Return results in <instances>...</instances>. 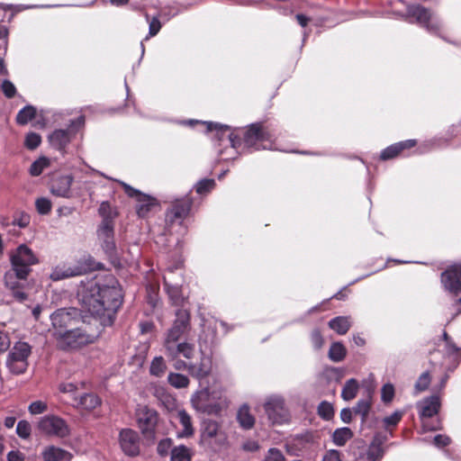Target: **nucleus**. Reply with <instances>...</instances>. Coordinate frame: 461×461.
Here are the masks:
<instances>
[{
  "label": "nucleus",
  "instance_id": "f257e3e1",
  "mask_svg": "<svg viewBox=\"0 0 461 461\" xmlns=\"http://www.w3.org/2000/svg\"><path fill=\"white\" fill-rule=\"evenodd\" d=\"M183 124L194 127L199 124L203 127V131H215L214 139L221 145H228L225 150L218 149L220 155H223L227 151L230 156L233 153L243 154L250 150L272 149L273 135L267 131L260 123H252L246 129H238L237 132L230 131V126L210 122L187 120L182 122Z\"/></svg>",
  "mask_w": 461,
  "mask_h": 461
},
{
  "label": "nucleus",
  "instance_id": "f03ea898",
  "mask_svg": "<svg viewBox=\"0 0 461 461\" xmlns=\"http://www.w3.org/2000/svg\"><path fill=\"white\" fill-rule=\"evenodd\" d=\"M78 295L83 310L101 327L113 324L123 297L122 288L113 276H106L103 281L87 282Z\"/></svg>",
  "mask_w": 461,
  "mask_h": 461
},
{
  "label": "nucleus",
  "instance_id": "7ed1b4c3",
  "mask_svg": "<svg viewBox=\"0 0 461 461\" xmlns=\"http://www.w3.org/2000/svg\"><path fill=\"white\" fill-rule=\"evenodd\" d=\"M100 332L101 330L98 328L96 331L90 332L86 328L78 327L61 332H53V337L59 348L63 350H72L93 343Z\"/></svg>",
  "mask_w": 461,
  "mask_h": 461
},
{
  "label": "nucleus",
  "instance_id": "20e7f679",
  "mask_svg": "<svg viewBox=\"0 0 461 461\" xmlns=\"http://www.w3.org/2000/svg\"><path fill=\"white\" fill-rule=\"evenodd\" d=\"M10 262L13 276L19 280H26L32 272V267L38 265L40 259L29 246L21 244L10 253Z\"/></svg>",
  "mask_w": 461,
  "mask_h": 461
},
{
  "label": "nucleus",
  "instance_id": "39448f33",
  "mask_svg": "<svg viewBox=\"0 0 461 461\" xmlns=\"http://www.w3.org/2000/svg\"><path fill=\"white\" fill-rule=\"evenodd\" d=\"M407 14L414 18L416 23L429 33L447 41L443 36L445 23L433 11L420 5H413L407 7Z\"/></svg>",
  "mask_w": 461,
  "mask_h": 461
},
{
  "label": "nucleus",
  "instance_id": "423d86ee",
  "mask_svg": "<svg viewBox=\"0 0 461 461\" xmlns=\"http://www.w3.org/2000/svg\"><path fill=\"white\" fill-rule=\"evenodd\" d=\"M268 421L274 426H282L291 421V412L285 399L281 394L267 395L263 403Z\"/></svg>",
  "mask_w": 461,
  "mask_h": 461
},
{
  "label": "nucleus",
  "instance_id": "0eeeda50",
  "mask_svg": "<svg viewBox=\"0 0 461 461\" xmlns=\"http://www.w3.org/2000/svg\"><path fill=\"white\" fill-rule=\"evenodd\" d=\"M32 346L25 341H16L10 348L5 366L13 375L24 374L29 366V357L32 355Z\"/></svg>",
  "mask_w": 461,
  "mask_h": 461
},
{
  "label": "nucleus",
  "instance_id": "6e6552de",
  "mask_svg": "<svg viewBox=\"0 0 461 461\" xmlns=\"http://www.w3.org/2000/svg\"><path fill=\"white\" fill-rule=\"evenodd\" d=\"M200 444L211 451L218 452L227 446L228 437L217 421L206 420L202 425Z\"/></svg>",
  "mask_w": 461,
  "mask_h": 461
},
{
  "label": "nucleus",
  "instance_id": "1a4fd4ad",
  "mask_svg": "<svg viewBox=\"0 0 461 461\" xmlns=\"http://www.w3.org/2000/svg\"><path fill=\"white\" fill-rule=\"evenodd\" d=\"M96 234L98 242L110 262L114 266L120 265V257L114 241L113 221L104 217L98 226Z\"/></svg>",
  "mask_w": 461,
  "mask_h": 461
},
{
  "label": "nucleus",
  "instance_id": "9d476101",
  "mask_svg": "<svg viewBox=\"0 0 461 461\" xmlns=\"http://www.w3.org/2000/svg\"><path fill=\"white\" fill-rule=\"evenodd\" d=\"M36 428L42 436L52 438L62 439L71 434L67 420L55 414H47L40 418Z\"/></svg>",
  "mask_w": 461,
  "mask_h": 461
},
{
  "label": "nucleus",
  "instance_id": "9b49d317",
  "mask_svg": "<svg viewBox=\"0 0 461 461\" xmlns=\"http://www.w3.org/2000/svg\"><path fill=\"white\" fill-rule=\"evenodd\" d=\"M192 206V199L189 196L176 199L171 207L166 212V230L172 232V228L175 224L182 225L185 219L187 217Z\"/></svg>",
  "mask_w": 461,
  "mask_h": 461
},
{
  "label": "nucleus",
  "instance_id": "f8f14e48",
  "mask_svg": "<svg viewBox=\"0 0 461 461\" xmlns=\"http://www.w3.org/2000/svg\"><path fill=\"white\" fill-rule=\"evenodd\" d=\"M85 123V117L79 116L76 120L70 122L68 129H58L51 132L49 136V141L52 148L64 153L67 146L70 143L72 138L77 132V129Z\"/></svg>",
  "mask_w": 461,
  "mask_h": 461
},
{
  "label": "nucleus",
  "instance_id": "ddd939ff",
  "mask_svg": "<svg viewBox=\"0 0 461 461\" xmlns=\"http://www.w3.org/2000/svg\"><path fill=\"white\" fill-rule=\"evenodd\" d=\"M172 327L166 333L163 348L164 351L179 343L180 338L186 331L189 325V314L185 310H178Z\"/></svg>",
  "mask_w": 461,
  "mask_h": 461
},
{
  "label": "nucleus",
  "instance_id": "4468645a",
  "mask_svg": "<svg viewBox=\"0 0 461 461\" xmlns=\"http://www.w3.org/2000/svg\"><path fill=\"white\" fill-rule=\"evenodd\" d=\"M80 316V311L74 307L58 309L50 315L53 332L71 329L79 321Z\"/></svg>",
  "mask_w": 461,
  "mask_h": 461
},
{
  "label": "nucleus",
  "instance_id": "2eb2a0df",
  "mask_svg": "<svg viewBox=\"0 0 461 461\" xmlns=\"http://www.w3.org/2000/svg\"><path fill=\"white\" fill-rule=\"evenodd\" d=\"M118 183L122 186L125 194L129 197L135 198L137 202L136 212L139 217H147L149 212L152 210V208L158 204L156 198L141 193L140 190L131 186L130 185L122 181H118Z\"/></svg>",
  "mask_w": 461,
  "mask_h": 461
},
{
  "label": "nucleus",
  "instance_id": "dca6fc26",
  "mask_svg": "<svg viewBox=\"0 0 461 461\" xmlns=\"http://www.w3.org/2000/svg\"><path fill=\"white\" fill-rule=\"evenodd\" d=\"M441 283L449 293L461 294V264L453 265L442 272Z\"/></svg>",
  "mask_w": 461,
  "mask_h": 461
},
{
  "label": "nucleus",
  "instance_id": "f3484780",
  "mask_svg": "<svg viewBox=\"0 0 461 461\" xmlns=\"http://www.w3.org/2000/svg\"><path fill=\"white\" fill-rule=\"evenodd\" d=\"M119 443L122 452L129 456L140 454V438L136 431L123 429L119 434Z\"/></svg>",
  "mask_w": 461,
  "mask_h": 461
},
{
  "label": "nucleus",
  "instance_id": "a211bd4d",
  "mask_svg": "<svg viewBox=\"0 0 461 461\" xmlns=\"http://www.w3.org/2000/svg\"><path fill=\"white\" fill-rule=\"evenodd\" d=\"M137 422L143 434H153L158 423V413L147 406H140L137 410Z\"/></svg>",
  "mask_w": 461,
  "mask_h": 461
},
{
  "label": "nucleus",
  "instance_id": "6ab92c4d",
  "mask_svg": "<svg viewBox=\"0 0 461 461\" xmlns=\"http://www.w3.org/2000/svg\"><path fill=\"white\" fill-rule=\"evenodd\" d=\"M86 269L81 265H58L52 268L50 278L54 281H60L63 279L77 276L83 275Z\"/></svg>",
  "mask_w": 461,
  "mask_h": 461
},
{
  "label": "nucleus",
  "instance_id": "aec40b11",
  "mask_svg": "<svg viewBox=\"0 0 461 461\" xmlns=\"http://www.w3.org/2000/svg\"><path fill=\"white\" fill-rule=\"evenodd\" d=\"M212 367V358L201 352L198 362L190 361L189 375L197 380H202L211 374Z\"/></svg>",
  "mask_w": 461,
  "mask_h": 461
},
{
  "label": "nucleus",
  "instance_id": "412c9836",
  "mask_svg": "<svg viewBox=\"0 0 461 461\" xmlns=\"http://www.w3.org/2000/svg\"><path fill=\"white\" fill-rule=\"evenodd\" d=\"M71 175L60 176L52 181L50 192L59 197L68 198L71 194V185L73 183Z\"/></svg>",
  "mask_w": 461,
  "mask_h": 461
},
{
  "label": "nucleus",
  "instance_id": "4be33fe9",
  "mask_svg": "<svg viewBox=\"0 0 461 461\" xmlns=\"http://www.w3.org/2000/svg\"><path fill=\"white\" fill-rule=\"evenodd\" d=\"M195 348L194 344L188 342H179L173 347H169L165 351L166 356L169 359H176L180 356L191 360L194 357Z\"/></svg>",
  "mask_w": 461,
  "mask_h": 461
},
{
  "label": "nucleus",
  "instance_id": "5701e85b",
  "mask_svg": "<svg viewBox=\"0 0 461 461\" xmlns=\"http://www.w3.org/2000/svg\"><path fill=\"white\" fill-rule=\"evenodd\" d=\"M420 418H431L438 414L440 408L439 398L436 395L427 397L417 403Z\"/></svg>",
  "mask_w": 461,
  "mask_h": 461
},
{
  "label": "nucleus",
  "instance_id": "b1692460",
  "mask_svg": "<svg viewBox=\"0 0 461 461\" xmlns=\"http://www.w3.org/2000/svg\"><path fill=\"white\" fill-rule=\"evenodd\" d=\"M43 461H71L73 455L66 449L50 445L41 452Z\"/></svg>",
  "mask_w": 461,
  "mask_h": 461
},
{
  "label": "nucleus",
  "instance_id": "393cba45",
  "mask_svg": "<svg viewBox=\"0 0 461 461\" xmlns=\"http://www.w3.org/2000/svg\"><path fill=\"white\" fill-rule=\"evenodd\" d=\"M173 271L170 270L168 273L165 274L163 276L164 279V286L168 297L172 301V303L176 305L179 304L183 301V295L181 291V285L177 282H172L171 275Z\"/></svg>",
  "mask_w": 461,
  "mask_h": 461
},
{
  "label": "nucleus",
  "instance_id": "a878e982",
  "mask_svg": "<svg viewBox=\"0 0 461 461\" xmlns=\"http://www.w3.org/2000/svg\"><path fill=\"white\" fill-rule=\"evenodd\" d=\"M416 145L415 140H407L400 141L385 148L382 150L380 158L382 160H389L396 158L402 150L411 149Z\"/></svg>",
  "mask_w": 461,
  "mask_h": 461
},
{
  "label": "nucleus",
  "instance_id": "bb28decb",
  "mask_svg": "<svg viewBox=\"0 0 461 461\" xmlns=\"http://www.w3.org/2000/svg\"><path fill=\"white\" fill-rule=\"evenodd\" d=\"M237 420L244 429H250L254 427L256 419L251 413L249 405H242L237 412Z\"/></svg>",
  "mask_w": 461,
  "mask_h": 461
},
{
  "label": "nucleus",
  "instance_id": "cd10ccee",
  "mask_svg": "<svg viewBox=\"0 0 461 461\" xmlns=\"http://www.w3.org/2000/svg\"><path fill=\"white\" fill-rule=\"evenodd\" d=\"M210 391L208 388H203L196 392L191 398L193 406L200 411H207L210 407L209 402Z\"/></svg>",
  "mask_w": 461,
  "mask_h": 461
},
{
  "label": "nucleus",
  "instance_id": "c85d7f7f",
  "mask_svg": "<svg viewBox=\"0 0 461 461\" xmlns=\"http://www.w3.org/2000/svg\"><path fill=\"white\" fill-rule=\"evenodd\" d=\"M328 325L339 335H344L348 331L352 325L351 318L349 316H338L331 319Z\"/></svg>",
  "mask_w": 461,
  "mask_h": 461
},
{
  "label": "nucleus",
  "instance_id": "c756f323",
  "mask_svg": "<svg viewBox=\"0 0 461 461\" xmlns=\"http://www.w3.org/2000/svg\"><path fill=\"white\" fill-rule=\"evenodd\" d=\"M177 419L183 427V429L177 432V437L188 438L193 436L194 429L190 415L185 410H180L177 411Z\"/></svg>",
  "mask_w": 461,
  "mask_h": 461
},
{
  "label": "nucleus",
  "instance_id": "7c9ffc66",
  "mask_svg": "<svg viewBox=\"0 0 461 461\" xmlns=\"http://www.w3.org/2000/svg\"><path fill=\"white\" fill-rule=\"evenodd\" d=\"M384 454V451L382 447V442L375 438L368 446V448L363 457L366 461H381Z\"/></svg>",
  "mask_w": 461,
  "mask_h": 461
},
{
  "label": "nucleus",
  "instance_id": "2f4dec72",
  "mask_svg": "<svg viewBox=\"0 0 461 461\" xmlns=\"http://www.w3.org/2000/svg\"><path fill=\"white\" fill-rule=\"evenodd\" d=\"M5 282L6 286L12 290V294L16 301L23 303L27 299L28 295L23 291L18 289V283L13 280L12 273L5 274Z\"/></svg>",
  "mask_w": 461,
  "mask_h": 461
},
{
  "label": "nucleus",
  "instance_id": "473e14b6",
  "mask_svg": "<svg viewBox=\"0 0 461 461\" xmlns=\"http://www.w3.org/2000/svg\"><path fill=\"white\" fill-rule=\"evenodd\" d=\"M192 451L185 445H179L171 449L170 461H191Z\"/></svg>",
  "mask_w": 461,
  "mask_h": 461
},
{
  "label": "nucleus",
  "instance_id": "72a5a7b5",
  "mask_svg": "<svg viewBox=\"0 0 461 461\" xmlns=\"http://www.w3.org/2000/svg\"><path fill=\"white\" fill-rule=\"evenodd\" d=\"M352 437V430L348 427H343L333 432L332 440L336 446L343 447Z\"/></svg>",
  "mask_w": 461,
  "mask_h": 461
},
{
  "label": "nucleus",
  "instance_id": "f704fd0d",
  "mask_svg": "<svg viewBox=\"0 0 461 461\" xmlns=\"http://www.w3.org/2000/svg\"><path fill=\"white\" fill-rule=\"evenodd\" d=\"M167 382L176 389H183L189 385L190 379L183 374L170 372L167 375Z\"/></svg>",
  "mask_w": 461,
  "mask_h": 461
},
{
  "label": "nucleus",
  "instance_id": "c9c22d12",
  "mask_svg": "<svg viewBox=\"0 0 461 461\" xmlns=\"http://www.w3.org/2000/svg\"><path fill=\"white\" fill-rule=\"evenodd\" d=\"M359 388L358 382L355 378L348 380L341 391V397L345 401H350L354 399L357 393Z\"/></svg>",
  "mask_w": 461,
  "mask_h": 461
},
{
  "label": "nucleus",
  "instance_id": "e433bc0d",
  "mask_svg": "<svg viewBox=\"0 0 461 461\" xmlns=\"http://www.w3.org/2000/svg\"><path fill=\"white\" fill-rule=\"evenodd\" d=\"M346 353H347L346 348L344 347V345L342 343L334 342L330 347L328 356L331 361L338 363V362L342 361L345 358Z\"/></svg>",
  "mask_w": 461,
  "mask_h": 461
},
{
  "label": "nucleus",
  "instance_id": "4c0bfd02",
  "mask_svg": "<svg viewBox=\"0 0 461 461\" xmlns=\"http://www.w3.org/2000/svg\"><path fill=\"white\" fill-rule=\"evenodd\" d=\"M36 115V108L32 105H26L21 109L16 115V122L20 125H25Z\"/></svg>",
  "mask_w": 461,
  "mask_h": 461
},
{
  "label": "nucleus",
  "instance_id": "58836bf2",
  "mask_svg": "<svg viewBox=\"0 0 461 461\" xmlns=\"http://www.w3.org/2000/svg\"><path fill=\"white\" fill-rule=\"evenodd\" d=\"M79 404L86 410H93L101 404V400L95 393H84L80 396Z\"/></svg>",
  "mask_w": 461,
  "mask_h": 461
},
{
  "label": "nucleus",
  "instance_id": "ea45409f",
  "mask_svg": "<svg viewBox=\"0 0 461 461\" xmlns=\"http://www.w3.org/2000/svg\"><path fill=\"white\" fill-rule=\"evenodd\" d=\"M371 408V402L369 397L366 399H360L356 406L353 408V411L355 414H358L361 416V421L364 423L366 420V417L369 413Z\"/></svg>",
  "mask_w": 461,
  "mask_h": 461
},
{
  "label": "nucleus",
  "instance_id": "a19ab883",
  "mask_svg": "<svg viewBox=\"0 0 461 461\" xmlns=\"http://www.w3.org/2000/svg\"><path fill=\"white\" fill-rule=\"evenodd\" d=\"M50 165V160L46 157H41L35 160L30 167V174L33 176H40L42 171Z\"/></svg>",
  "mask_w": 461,
  "mask_h": 461
},
{
  "label": "nucleus",
  "instance_id": "79ce46f5",
  "mask_svg": "<svg viewBox=\"0 0 461 461\" xmlns=\"http://www.w3.org/2000/svg\"><path fill=\"white\" fill-rule=\"evenodd\" d=\"M167 369V366L165 360L162 357H156L153 358L150 364V374L157 377H160L164 375Z\"/></svg>",
  "mask_w": 461,
  "mask_h": 461
},
{
  "label": "nucleus",
  "instance_id": "37998d69",
  "mask_svg": "<svg viewBox=\"0 0 461 461\" xmlns=\"http://www.w3.org/2000/svg\"><path fill=\"white\" fill-rule=\"evenodd\" d=\"M215 186L214 179L204 178L197 182L194 188L197 194H204L211 192Z\"/></svg>",
  "mask_w": 461,
  "mask_h": 461
},
{
  "label": "nucleus",
  "instance_id": "c03bdc74",
  "mask_svg": "<svg viewBox=\"0 0 461 461\" xmlns=\"http://www.w3.org/2000/svg\"><path fill=\"white\" fill-rule=\"evenodd\" d=\"M37 212L41 215L49 214L52 209V203L49 198L40 197L35 201Z\"/></svg>",
  "mask_w": 461,
  "mask_h": 461
},
{
  "label": "nucleus",
  "instance_id": "a18cd8bd",
  "mask_svg": "<svg viewBox=\"0 0 461 461\" xmlns=\"http://www.w3.org/2000/svg\"><path fill=\"white\" fill-rule=\"evenodd\" d=\"M318 414L326 420H330L334 415L332 404L326 401H322L318 406Z\"/></svg>",
  "mask_w": 461,
  "mask_h": 461
},
{
  "label": "nucleus",
  "instance_id": "49530a36",
  "mask_svg": "<svg viewBox=\"0 0 461 461\" xmlns=\"http://www.w3.org/2000/svg\"><path fill=\"white\" fill-rule=\"evenodd\" d=\"M16 433L21 438H29L32 433V426L30 422L25 420L18 421L16 426Z\"/></svg>",
  "mask_w": 461,
  "mask_h": 461
},
{
  "label": "nucleus",
  "instance_id": "de8ad7c7",
  "mask_svg": "<svg viewBox=\"0 0 461 461\" xmlns=\"http://www.w3.org/2000/svg\"><path fill=\"white\" fill-rule=\"evenodd\" d=\"M41 143V137L40 134H38L36 132H29L25 136L24 146L28 149H31V150L35 149L36 148H38L40 146Z\"/></svg>",
  "mask_w": 461,
  "mask_h": 461
},
{
  "label": "nucleus",
  "instance_id": "09e8293b",
  "mask_svg": "<svg viewBox=\"0 0 461 461\" xmlns=\"http://www.w3.org/2000/svg\"><path fill=\"white\" fill-rule=\"evenodd\" d=\"M48 410V405L46 402L42 401H35L32 402L29 407L28 411L32 415L42 414Z\"/></svg>",
  "mask_w": 461,
  "mask_h": 461
},
{
  "label": "nucleus",
  "instance_id": "8fccbe9b",
  "mask_svg": "<svg viewBox=\"0 0 461 461\" xmlns=\"http://www.w3.org/2000/svg\"><path fill=\"white\" fill-rule=\"evenodd\" d=\"M430 384V375L429 372L422 373L420 377L418 378L416 384H415V389L418 392H422L428 389L429 385Z\"/></svg>",
  "mask_w": 461,
  "mask_h": 461
},
{
  "label": "nucleus",
  "instance_id": "3c124183",
  "mask_svg": "<svg viewBox=\"0 0 461 461\" xmlns=\"http://www.w3.org/2000/svg\"><path fill=\"white\" fill-rule=\"evenodd\" d=\"M173 441L171 438L161 439L158 444V453L161 456H167L169 451L171 452Z\"/></svg>",
  "mask_w": 461,
  "mask_h": 461
},
{
  "label": "nucleus",
  "instance_id": "603ef678",
  "mask_svg": "<svg viewBox=\"0 0 461 461\" xmlns=\"http://www.w3.org/2000/svg\"><path fill=\"white\" fill-rule=\"evenodd\" d=\"M311 342L314 349L319 350L323 347L324 339L320 331V330L315 329L311 333Z\"/></svg>",
  "mask_w": 461,
  "mask_h": 461
},
{
  "label": "nucleus",
  "instance_id": "864d4df0",
  "mask_svg": "<svg viewBox=\"0 0 461 461\" xmlns=\"http://www.w3.org/2000/svg\"><path fill=\"white\" fill-rule=\"evenodd\" d=\"M403 415V411H395L391 415L384 418L383 421L385 427L396 426L398 422L402 420Z\"/></svg>",
  "mask_w": 461,
  "mask_h": 461
},
{
  "label": "nucleus",
  "instance_id": "5fc2aeb1",
  "mask_svg": "<svg viewBox=\"0 0 461 461\" xmlns=\"http://www.w3.org/2000/svg\"><path fill=\"white\" fill-rule=\"evenodd\" d=\"M394 396V387L392 384H385L381 390V397L384 402H390Z\"/></svg>",
  "mask_w": 461,
  "mask_h": 461
},
{
  "label": "nucleus",
  "instance_id": "6e6d98bb",
  "mask_svg": "<svg viewBox=\"0 0 461 461\" xmlns=\"http://www.w3.org/2000/svg\"><path fill=\"white\" fill-rule=\"evenodd\" d=\"M264 461H285V458L279 449L271 447L268 449Z\"/></svg>",
  "mask_w": 461,
  "mask_h": 461
},
{
  "label": "nucleus",
  "instance_id": "4d7b16f0",
  "mask_svg": "<svg viewBox=\"0 0 461 461\" xmlns=\"http://www.w3.org/2000/svg\"><path fill=\"white\" fill-rule=\"evenodd\" d=\"M1 88H2V91H3L4 95L7 98H12L16 94V87H15V86L10 80H8V79H5V80L3 81Z\"/></svg>",
  "mask_w": 461,
  "mask_h": 461
},
{
  "label": "nucleus",
  "instance_id": "13d9d810",
  "mask_svg": "<svg viewBox=\"0 0 461 461\" xmlns=\"http://www.w3.org/2000/svg\"><path fill=\"white\" fill-rule=\"evenodd\" d=\"M161 29V23L160 21L154 17L152 18V20L149 22V35L145 38V40H149V37H153L155 35L158 34V32L160 31Z\"/></svg>",
  "mask_w": 461,
  "mask_h": 461
},
{
  "label": "nucleus",
  "instance_id": "bf43d9fd",
  "mask_svg": "<svg viewBox=\"0 0 461 461\" xmlns=\"http://www.w3.org/2000/svg\"><path fill=\"white\" fill-rule=\"evenodd\" d=\"M322 461H342L341 453L336 449H330L323 456Z\"/></svg>",
  "mask_w": 461,
  "mask_h": 461
},
{
  "label": "nucleus",
  "instance_id": "052dcab7",
  "mask_svg": "<svg viewBox=\"0 0 461 461\" xmlns=\"http://www.w3.org/2000/svg\"><path fill=\"white\" fill-rule=\"evenodd\" d=\"M433 443L436 447H442L449 445L450 438H449V437H447L446 435L439 434V435H437L434 437Z\"/></svg>",
  "mask_w": 461,
  "mask_h": 461
},
{
  "label": "nucleus",
  "instance_id": "680f3d73",
  "mask_svg": "<svg viewBox=\"0 0 461 461\" xmlns=\"http://www.w3.org/2000/svg\"><path fill=\"white\" fill-rule=\"evenodd\" d=\"M10 348V339L8 334L0 330V352H5Z\"/></svg>",
  "mask_w": 461,
  "mask_h": 461
},
{
  "label": "nucleus",
  "instance_id": "e2e57ef3",
  "mask_svg": "<svg viewBox=\"0 0 461 461\" xmlns=\"http://www.w3.org/2000/svg\"><path fill=\"white\" fill-rule=\"evenodd\" d=\"M443 336L446 340L447 352L449 355L457 353L459 348L452 341L449 340L447 334L444 332Z\"/></svg>",
  "mask_w": 461,
  "mask_h": 461
},
{
  "label": "nucleus",
  "instance_id": "0e129e2a",
  "mask_svg": "<svg viewBox=\"0 0 461 461\" xmlns=\"http://www.w3.org/2000/svg\"><path fill=\"white\" fill-rule=\"evenodd\" d=\"M30 223V217L28 214H22L18 218H14V224L20 228H25Z\"/></svg>",
  "mask_w": 461,
  "mask_h": 461
},
{
  "label": "nucleus",
  "instance_id": "69168bd1",
  "mask_svg": "<svg viewBox=\"0 0 461 461\" xmlns=\"http://www.w3.org/2000/svg\"><path fill=\"white\" fill-rule=\"evenodd\" d=\"M7 461H24V455L19 450H12L7 454Z\"/></svg>",
  "mask_w": 461,
  "mask_h": 461
},
{
  "label": "nucleus",
  "instance_id": "338daca9",
  "mask_svg": "<svg viewBox=\"0 0 461 461\" xmlns=\"http://www.w3.org/2000/svg\"><path fill=\"white\" fill-rule=\"evenodd\" d=\"M173 360H174L173 366L176 370H178V371L187 370L189 372L190 362H185L184 360L178 359V357L176 359H173Z\"/></svg>",
  "mask_w": 461,
  "mask_h": 461
},
{
  "label": "nucleus",
  "instance_id": "774afa93",
  "mask_svg": "<svg viewBox=\"0 0 461 461\" xmlns=\"http://www.w3.org/2000/svg\"><path fill=\"white\" fill-rule=\"evenodd\" d=\"M353 410L349 409V408H344L341 410L340 411V419L341 420L344 422V423H350L351 420H352V413H353Z\"/></svg>",
  "mask_w": 461,
  "mask_h": 461
}]
</instances>
